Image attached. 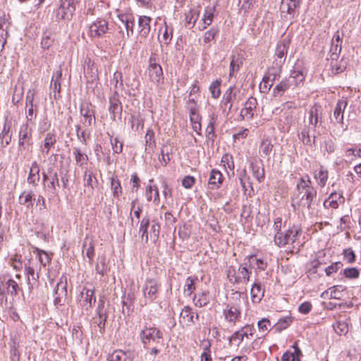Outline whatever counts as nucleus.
<instances>
[{"instance_id":"nucleus-1","label":"nucleus","mask_w":361,"mask_h":361,"mask_svg":"<svg viewBox=\"0 0 361 361\" xmlns=\"http://www.w3.org/2000/svg\"><path fill=\"white\" fill-rule=\"evenodd\" d=\"M297 192L292 199V205L298 208H307L310 210L316 200L317 192L312 186V181L308 175L301 177L296 186Z\"/></svg>"},{"instance_id":"nucleus-2","label":"nucleus","mask_w":361,"mask_h":361,"mask_svg":"<svg viewBox=\"0 0 361 361\" xmlns=\"http://www.w3.org/2000/svg\"><path fill=\"white\" fill-rule=\"evenodd\" d=\"M250 267L246 259L239 266L238 270L233 267H230L227 270V276L231 283L247 284L252 273Z\"/></svg>"},{"instance_id":"nucleus-3","label":"nucleus","mask_w":361,"mask_h":361,"mask_svg":"<svg viewBox=\"0 0 361 361\" xmlns=\"http://www.w3.org/2000/svg\"><path fill=\"white\" fill-rule=\"evenodd\" d=\"M302 231L300 228L293 226L284 233H276L274 235V243L279 247H284L289 243L293 245L296 243Z\"/></svg>"},{"instance_id":"nucleus-4","label":"nucleus","mask_w":361,"mask_h":361,"mask_svg":"<svg viewBox=\"0 0 361 361\" xmlns=\"http://www.w3.org/2000/svg\"><path fill=\"white\" fill-rule=\"evenodd\" d=\"M142 343L146 345L151 342L163 345V333L155 327H147L142 329L140 333Z\"/></svg>"},{"instance_id":"nucleus-5","label":"nucleus","mask_w":361,"mask_h":361,"mask_svg":"<svg viewBox=\"0 0 361 361\" xmlns=\"http://www.w3.org/2000/svg\"><path fill=\"white\" fill-rule=\"evenodd\" d=\"M159 283L157 279H147L143 286L142 293L145 299V304L152 302L157 298Z\"/></svg>"},{"instance_id":"nucleus-6","label":"nucleus","mask_w":361,"mask_h":361,"mask_svg":"<svg viewBox=\"0 0 361 361\" xmlns=\"http://www.w3.org/2000/svg\"><path fill=\"white\" fill-rule=\"evenodd\" d=\"M149 75L152 82L159 85L163 83L164 74L161 66L157 63L154 56H151L149 60Z\"/></svg>"},{"instance_id":"nucleus-7","label":"nucleus","mask_w":361,"mask_h":361,"mask_svg":"<svg viewBox=\"0 0 361 361\" xmlns=\"http://www.w3.org/2000/svg\"><path fill=\"white\" fill-rule=\"evenodd\" d=\"M281 70H276L274 68L269 69L267 73L264 75L262 82L259 84L260 91L263 93H267L274 85V81L280 76Z\"/></svg>"},{"instance_id":"nucleus-8","label":"nucleus","mask_w":361,"mask_h":361,"mask_svg":"<svg viewBox=\"0 0 361 361\" xmlns=\"http://www.w3.org/2000/svg\"><path fill=\"white\" fill-rule=\"evenodd\" d=\"M79 305L85 310H90L96 302L94 290L84 287L80 291Z\"/></svg>"},{"instance_id":"nucleus-9","label":"nucleus","mask_w":361,"mask_h":361,"mask_svg":"<svg viewBox=\"0 0 361 361\" xmlns=\"http://www.w3.org/2000/svg\"><path fill=\"white\" fill-rule=\"evenodd\" d=\"M109 111L111 114L112 120L115 121L116 117L121 118L123 106L119 98V94L115 90L113 95L109 97Z\"/></svg>"},{"instance_id":"nucleus-10","label":"nucleus","mask_w":361,"mask_h":361,"mask_svg":"<svg viewBox=\"0 0 361 361\" xmlns=\"http://www.w3.org/2000/svg\"><path fill=\"white\" fill-rule=\"evenodd\" d=\"M109 30L108 22L104 19H97L89 27V35L91 37H100Z\"/></svg>"},{"instance_id":"nucleus-11","label":"nucleus","mask_w":361,"mask_h":361,"mask_svg":"<svg viewBox=\"0 0 361 361\" xmlns=\"http://www.w3.org/2000/svg\"><path fill=\"white\" fill-rule=\"evenodd\" d=\"M32 140V129L29 128L27 123H23L20 126L18 133V145L20 150L25 149L30 145Z\"/></svg>"},{"instance_id":"nucleus-12","label":"nucleus","mask_w":361,"mask_h":361,"mask_svg":"<svg viewBox=\"0 0 361 361\" xmlns=\"http://www.w3.org/2000/svg\"><path fill=\"white\" fill-rule=\"evenodd\" d=\"M301 2L302 0H281V11L282 13L286 12L289 20H291L298 13Z\"/></svg>"},{"instance_id":"nucleus-13","label":"nucleus","mask_w":361,"mask_h":361,"mask_svg":"<svg viewBox=\"0 0 361 361\" xmlns=\"http://www.w3.org/2000/svg\"><path fill=\"white\" fill-rule=\"evenodd\" d=\"M236 99V92L234 87H230L224 93L221 100V107L223 111L227 114L231 111L233 107V102Z\"/></svg>"},{"instance_id":"nucleus-14","label":"nucleus","mask_w":361,"mask_h":361,"mask_svg":"<svg viewBox=\"0 0 361 361\" xmlns=\"http://www.w3.org/2000/svg\"><path fill=\"white\" fill-rule=\"evenodd\" d=\"M257 106V99L250 97L245 103L244 107L240 111V116L243 119L250 120L254 117V111Z\"/></svg>"},{"instance_id":"nucleus-15","label":"nucleus","mask_w":361,"mask_h":361,"mask_svg":"<svg viewBox=\"0 0 361 361\" xmlns=\"http://www.w3.org/2000/svg\"><path fill=\"white\" fill-rule=\"evenodd\" d=\"M345 202V198L342 192H331L328 198L324 202V207L326 209H337L338 206Z\"/></svg>"},{"instance_id":"nucleus-16","label":"nucleus","mask_w":361,"mask_h":361,"mask_svg":"<svg viewBox=\"0 0 361 361\" xmlns=\"http://www.w3.org/2000/svg\"><path fill=\"white\" fill-rule=\"evenodd\" d=\"M49 182L47 184H44V188H46L53 195H57V188L60 187L59 179L57 172L52 167L49 168Z\"/></svg>"},{"instance_id":"nucleus-17","label":"nucleus","mask_w":361,"mask_h":361,"mask_svg":"<svg viewBox=\"0 0 361 361\" xmlns=\"http://www.w3.org/2000/svg\"><path fill=\"white\" fill-rule=\"evenodd\" d=\"M134 355L130 350H116L107 357V361H133Z\"/></svg>"},{"instance_id":"nucleus-18","label":"nucleus","mask_w":361,"mask_h":361,"mask_svg":"<svg viewBox=\"0 0 361 361\" xmlns=\"http://www.w3.org/2000/svg\"><path fill=\"white\" fill-rule=\"evenodd\" d=\"M80 114L84 118L82 123L85 126H91L95 123L94 111L90 109L89 104H86L81 106Z\"/></svg>"},{"instance_id":"nucleus-19","label":"nucleus","mask_w":361,"mask_h":361,"mask_svg":"<svg viewBox=\"0 0 361 361\" xmlns=\"http://www.w3.org/2000/svg\"><path fill=\"white\" fill-rule=\"evenodd\" d=\"M84 185L86 188L84 190L89 197L92 196L94 192V188L97 185V180L94 177L92 172L85 171L84 173Z\"/></svg>"},{"instance_id":"nucleus-20","label":"nucleus","mask_w":361,"mask_h":361,"mask_svg":"<svg viewBox=\"0 0 361 361\" xmlns=\"http://www.w3.org/2000/svg\"><path fill=\"white\" fill-rule=\"evenodd\" d=\"M11 122L6 121L0 133V145L2 148L8 145L11 141L12 133H11Z\"/></svg>"},{"instance_id":"nucleus-21","label":"nucleus","mask_w":361,"mask_h":361,"mask_svg":"<svg viewBox=\"0 0 361 361\" xmlns=\"http://www.w3.org/2000/svg\"><path fill=\"white\" fill-rule=\"evenodd\" d=\"M240 310L236 306L228 307L227 309L224 310L225 319L233 325L240 319Z\"/></svg>"},{"instance_id":"nucleus-22","label":"nucleus","mask_w":361,"mask_h":361,"mask_svg":"<svg viewBox=\"0 0 361 361\" xmlns=\"http://www.w3.org/2000/svg\"><path fill=\"white\" fill-rule=\"evenodd\" d=\"M289 44L290 41L286 39H283L277 44L275 55L280 59H283L279 61L280 65L283 64L286 61Z\"/></svg>"},{"instance_id":"nucleus-23","label":"nucleus","mask_w":361,"mask_h":361,"mask_svg":"<svg viewBox=\"0 0 361 361\" xmlns=\"http://www.w3.org/2000/svg\"><path fill=\"white\" fill-rule=\"evenodd\" d=\"M39 172L40 169L39 164L37 161H33L30 168L27 183L34 186L37 185L40 179Z\"/></svg>"},{"instance_id":"nucleus-24","label":"nucleus","mask_w":361,"mask_h":361,"mask_svg":"<svg viewBox=\"0 0 361 361\" xmlns=\"http://www.w3.org/2000/svg\"><path fill=\"white\" fill-rule=\"evenodd\" d=\"M151 21L152 18L150 17L146 16H140L138 20V26L140 28L139 32L142 37L145 38L149 35L151 30Z\"/></svg>"},{"instance_id":"nucleus-25","label":"nucleus","mask_w":361,"mask_h":361,"mask_svg":"<svg viewBox=\"0 0 361 361\" xmlns=\"http://www.w3.org/2000/svg\"><path fill=\"white\" fill-rule=\"evenodd\" d=\"M223 179V175L219 171L216 169H212L210 173L208 182L209 188L212 190L219 188L222 184Z\"/></svg>"},{"instance_id":"nucleus-26","label":"nucleus","mask_w":361,"mask_h":361,"mask_svg":"<svg viewBox=\"0 0 361 361\" xmlns=\"http://www.w3.org/2000/svg\"><path fill=\"white\" fill-rule=\"evenodd\" d=\"M214 8L207 7L204 10L203 17L198 25L200 30H204L207 26L212 23L214 18Z\"/></svg>"},{"instance_id":"nucleus-27","label":"nucleus","mask_w":361,"mask_h":361,"mask_svg":"<svg viewBox=\"0 0 361 361\" xmlns=\"http://www.w3.org/2000/svg\"><path fill=\"white\" fill-rule=\"evenodd\" d=\"M347 105L348 102L344 99L338 100L336 104L334 111V117L335 120L339 123H343V113Z\"/></svg>"},{"instance_id":"nucleus-28","label":"nucleus","mask_w":361,"mask_h":361,"mask_svg":"<svg viewBox=\"0 0 361 361\" xmlns=\"http://www.w3.org/2000/svg\"><path fill=\"white\" fill-rule=\"evenodd\" d=\"M251 299L252 302L259 303L264 294V288L258 282H255L250 290Z\"/></svg>"},{"instance_id":"nucleus-29","label":"nucleus","mask_w":361,"mask_h":361,"mask_svg":"<svg viewBox=\"0 0 361 361\" xmlns=\"http://www.w3.org/2000/svg\"><path fill=\"white\" fill-rule=\"evenodd\" d=\"M217 118V114L215 112H212L209 115V123L206 128V136L208 140H211L212 141H214V138L216 137L214 129L216 124Z\"/></svg>"},{"instance_id":"nucleus-30","label":"nucleus","mask_w":361,"mask_h":361,"mask_svg":"<svg viewBox=\"0 0 361 361\" xmlns=\"http://www.w3.org/2000/svg\"><path fill=\"white\" fill-rule=\"evenodd\" d=\"M122 24L124 25L125 29L126 30L127 37H129L130 35L133 34V27H134V19L131 15H120L118 16Z\"/></svg>"},{"instance_id":"nucleus-31","label":"nucleus","mask_w":361,"mask_h":361,"mask_svg":"<svg viewBox=\"0 0 361 361\" xmlns=\"http://www.w3.org/2000/svg\"><path fill=\"white\" fill-rule=\"evenodd\" d=\"M200 16V11L190 9L185 16V26L188 29L192 28Z\"/></svg>"},{"instance_id":"nucleus-32","label":"nucleus","mask_w":361,"mask_h":361,"mask_svg":"<svg viewBox=\"0 0 361 361\" xmlns=\"http://www.w3.org/2000/svg\"><path fill=\"white\" fill-rule=\"evenodd\" d=\"M73 154L77 165L80 167L83 168L87 164L88 157L85 153L82 152L79 147L73 148Z\"/></svg>"},{"instance_id":"nucleus-33","label":"nucleus","mask_w":361,"mask_h":361,"mask_svg":"<svg viewBox=\"0 0 361 361\" xmlns=\"http://www.w3.org/2000/svg\"><path fill=\"white\" fill-rule=\"evenodd\" d=\"M56 143V136L54 133H48L46 134L44 140V147L42 152L45 154H48L51 147H53Z\"/></svg>"},{"instance_id":"nucleus-34","label":"nucleus","mask_w":361,"mask_h":361,"mask_svg":"<svg viewBox=\"0 0 361 361\" xmlns=\"http://www.w3.org/2000/svg\"><path fill=\"white\" fill-rule=\"evenodd\" d=\"M62 77V73L61 70L56 71L54 73L51 85H50V89L53 90L54 93V97L56 98V94L60 93L61 92V79Z\"/></svg>"},{"instance_id":"nucleus-35","label":"nucleus","mask_w":361,"mask_h":361,"mask_svg":"<svg viewBox=\"0 0 361 361\" xmlns=\"http://www.w3.org/2000/svg\"><path fill=\"white\" fill-rule=\"evenodd\" d=\"M34 193L32 191H23L19 196V203L25 205L27 208H30L33 205Z\"/></svg>"},{"instance_id":"nucleus-36","label":"nucleus","mask_w":361,"mask_h":361,"mask_svg":"<svg viewBox=\"0 0 361 361\" xmlns=\"http://www.w3.org/2000/svg\"><path fill=\"white\" fill-rule=\"evenodd\" d=\"M245 259L250 268L256 266V269L259 270H264L267 266V262H265L262 259L257 258L256 255H249L246 257Z\"/></svg>"},{"instance_id":"nucleus-37","label":"nucleus","mask_w":361,"mask_h":361,"mask_svg":"<svg viewBox=\"0 0 361 361\" xmlns=\"http://www.w3.org/2000/svg\"><path fill=\"white\" fill-rule=\"evenodd\" d=\"M291 85V82L288 78L283 79L274 89L273 95L274 97L281 96Z\"/></svg>"},{"instance_id":"nucleus-38","label":"nucleus","mask_w":361,"mask_h":361,"mask_svg":"<svg viewBox=\"0 0 361 361\" xmlns=\"http://www.w3.org/2000/svg\"><path fill=\"white\" fill-rule=\"evenodd\" d=\"M342 47V38L340 37L338 32L334 34L331 43L329 52L340 54Z\"/></svg>"},{"instance_id":"nucleus-39","label":"nucleus","mask_w":361,"mask_h":361,"mask_svg":"<svg viewBox=\"0 0 361 361\" xmlns=\"http://www.w3.org/2000/svg\"><path fill=\"white\" fill-rule=\"evenodd\" d=\"M314 178L320 187H324L329 178L328 171L321 167L319 171H314Z\"/></svg>"},{"instance_id":"nucleus-40","label":"nucleus","mask_w":361,"mask_h":361,"mask_svg":"<svg viewBox=\"0 0 361 361\" xmlns=\"http://www.w3.org/2000/svg\"><path fill=\"white\" fill-rule=\"evenodd\" d=\"M35 93L31 90H29L27 92L26 95V108H28L27 119L28 121H32L33 117V101H34Z\"/></svg>"},{"instance_id":"nucleus-41","label":"nucleus","mask_w":361,"mask_h":361,"mask_svg":"<svg viewBox=\"0 0 361 361\" xmlns=\"http://www.w3.org/2000/svg\"><path fill=\"white\" fill-rule=\"evenodd\" d=\"M180 319L183 320L184 323L187 325H190L191 324L195 323L194 321V315L192 312V310L190 307L185 306L182 310L180 313Z\"/></svg>"},{"instance_id":"nucleus-42","label":"nucleus","mask_w":361,"mask_h":361,"mask_svg":"<svg viewBox=\"0 0 361 361\" xmlns=\"http://www.w3.org/2000/svg\"><path fill=\"white\" fill-rule=\"evenodd\" d=\"M242 65V61L239 58L235 59V56H232L229 66V78L235 76Z\"/></svg>"},{"instance_id":"nucleus-43","label":"nucleus","mask_w":361,"mask_h":361,"mask_svg":"<svg viewBox=\"0 0 361 361\" xmlns=\"http://www.w3.org/2000/svg\"><path fill=\"white\" fill-rule=\"evenodd\" d=\"M149 226V218L145 216L140 221V233L141 234L142 240H145V243L148 241L147 228Z\"/></svg>"},{"instance_id":"nucleus-44","label":"nucleus","mask_w":361,"mask_h":361,"mask_svg":"<svg viewBox=\"0 0 361 361\" xmlns=\"http://www.w3.org/2000/svg\"><path fill=\"white\" fill-rule=\"evenodd\" d=\"M289 80L295 86H298L305 80V75L301 70L294 69L289 77Z\"/></svg>"},{"instance_id":"nucleus-45","label":"nucleus","mask_w":361,"mask_h":361,"mask_svg":"<svg viewBox=\"0 0 361 361\" xmlns=\"http://www.w3.org/2000/svg\"><path fill=\"white\" fill-rule=\"evenodd\" d=\"M318 111L317 106H312L309 111L308 122L314 128L317 127L319 122Z\"/></svg>"},{"instance_id":"nucleus-46","label":"nucleus","mask_w":361,"mask_h":361,"mask_svg":"<svg viewBox=\"0 0 361 361\" xmlns=\"http://www.w3.org/2000/svg\"><path fill=\"white\" fill-rule=\"evenodd\" d=\"M6 288L8 293L11 295H17L20 290L19 286L13 279H8L6 282Z\"/></svg>"},{"instance_id":"nucleus-47","label":"nucleus","mask_w":361,"mask_h":361,"mask_svg":"<svg viewBox=\"0 0 361 361\" xmlns=\"http://www.w3.org/2000/svg\"><path fill=\"white\" fill-rule=\"evenodd\" d=\"M98 316V319L96 320L95 323L97 326L99 328V331L101 334H103L105 331V324L108 317V312H98L97 313Z\"/></svg>"},{"instance_id":"nucleus-48","label":"nucleus","mask_w":361,"mask_h":361,"mask_svg":"<svg viewBox=\"0 0 361 361\" xmlns=\"http://www.w3.org/2000/svg\"><path fill=\"white\" fill-rule=\"evenodd\" d=\"M273 145L268 139L263 140L259 147L260 152L263 153L265 156H269L273 150Z\"/></svg>"},{"instance_id":"nucleus-49","label":"nucleus","mask_w":361,"mask_h":361,"mask_svg":"<svg viewBox=\"0 0 361 361\" xmlns=\"http://www.w3.org/2000/svg\"><path fill=\"white\" fill-rule=\"evenodd\" d=\"M219 29L216 27H211L207 31L203 36V42L205 44L209 43L211 41L215 39L216 35L219 34Z\"/></svg>"},{"instance_id":"nucleus-50","label":"nucleus","mask_w":361,"mask_h":361,"mask_svg":"<svg viewBox=\"0 0 361 361\" xmlns=\"http://www.w3.org/2000/svg\"><path fill=\"white\" fill-rule=\"evenodd\" d=\"M221 80H216L215 81H213L209 86V91L212 94V97L214 99L218 98L221 94Z\"/></svg>"},{"instance_id":"nucleus-51","label":"nucleus","mask_w":361,"mask_h":361,"mask_svg":"<svg viewBox=\"0 0 361 361\" xmlns=\"http://www.w3.org/2000/svg\"><path fill=\"white\" fill-rule=\"evenodd\" d=\"M250 167L252 169V174L254 177L259 181L262 182V180L264 178V169H261L259 166L257 164H251Z\"/></svg>"},{"instance_id":"nucleus-52","label":"nucleus","mask_w":361,"mask_h":361,"mask_svg":"<svg viewBox=\"0 0 361 361\" xmlns=\"http://www.w3.org/2000/svg\"><path fill=\"white\" fill-rule=\"evenodd\" d=\"M111 188L113 192L114 197H118L122 192V188L121 185L120 180L115 178L111 179Z\"/></svg>"},{"instance_id":"nucleus-53","label":"nucleus","mask_w":361,"mask_h":361,"mask_svg":"<svg viewBox=\"0 0 361 361\" xmlns=\"http://www.w3.org/2000/svg\"><path fill=\"white\" fill-rule=\"evenodd\" d=\"M197 280V277L189 276L185 280V292L188 293V295H190L195 290V283Z\"/></svg>"},{"instance_id":"nucleus-54","label":"nucleus","mask_w":361,"mask_h":361,"mask_svg":"<svg viewBox=\"0 0 361 361\" xmlns=\"http://www.w3.org/2000/svg\"><path fill=\"white\" fill-rule=\"evenodd\" d=\"M25 272L27 274L29 290H31L33 287V285L31 283V279L36 281L38 278V274L35 276V269L30 266L27 267V265H25Z\"/></svg>"},{"instance_id":"nucleus-55","label":"nucleus","mask_w":361,"mask_h":361,"mask_svg":"<svg viewBox=\"0 0 361 361\" xmlns=\"http://www.w3.org/2000/svg\"><path fill=\"white\" fill-rule=\"evenodd\" d=\"M292 322V319L290 317H286L282 319H280L279 322L275 325V329L278 331H281L283 329H286Z\"/></svg>"},{"instance_id":"nucleus-56","label":"nucleus","mask_w":361,"mask_h":361,"mask_svg":"<svg viewBox=\"0 0 361 361\" xmlns=\"http://www.w3.org/2000/svg\"><path fill=\"white\" fill-rule=\"evenodd\" d=\"M209 302L208 292L204 291L199 295L198 299L195 301L196 306L200 307L206 306Z\"/></svg>"},{"instance_id":"nucleus-57","label":"nucleus","mask_w":361,"mask_h":361,"mask_svg":"<svg viewBox=\"0 0 361 361\" xmlns=\"http://www.w3.org/2000/svg\"><path fill=\"white\" fill-rule=\"evenodd\" d=\"M54 39L51 33L45 32L42 39L41 45L43 49H49L53 44Z\"/></svg>"},{"instance_id":"nucleus-58","label":"nucleus","mask_w":361,"mask_h":361,"mask_svg":"<svg viewBox=\"0 0 361 361\" xmlns=\"http://www.w3.org/2000/svg\"><path fill=\"white\" fill-rule=\"evenodd\" d=\"M299 139L302 142L304 145H311V139L310 136V130L307 128H305L299 134Z\"/></svg>"},{"instance_id":"nucleus-59","label":"nucleus","mask_w":361,"mask_h":361,"mask_svg":"<svg viewBox=\"0 0 361 361\" xmlns=\"http://www.w3.org/2000/svg\"><path fill=\"white\" fill-rule=\"evenodd\" d=\"M8 25L9 23L4 18H0V38L7 39Z\"/></svg>"},{"instance_id":"nucleus-60","label":"nucleus","mask_w":361,"mask_h":361,"mask_svg":"<svg viewBox=\"0 0 361 361\" xmlns=\"http://www.w3.org/2000/svg\"><path fill=\"white\" fill-rule=\"evenodd\" d=\"M345 289L342 286H334L329 288L330 298L340 299L342 297L341 292Z\"/></svg>"},{"instance_id":"nucleus-61","label":"nucleus","mask_w":361,"mask_h":361,"mask_svg":"<svg viewBox=\"0 0 361 361\" xmlns=\"http://www.w3.org/2000/svg\"><path fill=\"white\" fill-rule=\"evenodd\" d=\"M344 259L349 264L355 262L356 256L352 248H346L343 252Z\"/></svg>"},{"instance_id":"nucleus-62","label":"nucleus","mask_w":361,"mask_h":361,"mask_svg":"<svg viewBox=\"0 0 361 361\" xmlns=\"http://www.w3.org/2000/svg\"><path fill=\"white\" fill-rule=\"evenodd\" d=\"M178 235L179 237L183 240L188 239L190 236L191 231L188 226L186 224H184L183 226H180L178 228Z\"/></svg>"},{"instance_id":"nucleus-63","label":"nucleus","mask_w":361,"mask_h":361,"mask_svg":"<svg viewBox=\"0 0 361 361\" xmlns=\"http://www.w3.org/2000/svg\"><path fill=\"white\" fill-rule=\"evenodd\" d=\"M343 275L348 279H357L360 276V271L355 267L347 268L343 270Z\"/></svg>"},{"instance_id":"nucleus-64","label":"nucleus","mask_w":361,"mask_h":361,"mask_svg":"<svg viewBox=\"0 0 361 361\" xmlns=\"http://www.w3.org/2000/svg\"><path fill=\"white\" fill-rule=\"evenodd\" d=\"M334 328L337 334H345L348 331V324L344 322H337L335 325H334Z\"/></svg>"}]
</instances>
